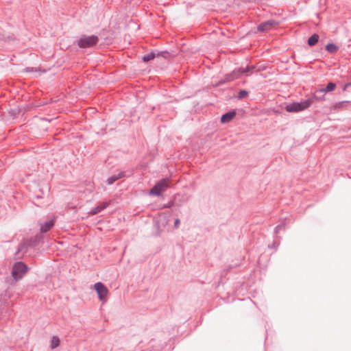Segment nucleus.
I'll return each mask as SVG.
<instances>
[{
  "label": "nucleus",
  "instance_id": "nucleus-11",
  "mask_svg": "<svg viewBox=\"0 0 351 351\" xmlns=\"http://www.w3.org/2000/svg\"><path fill=\"white\" fill-rule=\"evenodd\" d=\"M109 204V202H100L98 205L93 207L88 213V214L90 215H95L106 208Z\"/></svg>",
  "mask_w": 351,
  "mask_h": 351
},
{
  "label": "nucleus",
  "instance_id": "nucleus-25",
  "mask_svg": "<svg viewBox=\"0 0 351 351\" xmlns=\"http://www.w3.org/2000/svg\"><path fill=\"white\" fill-rule=\"evenodd\" d=\"M164 348V346L162 343H157L156 345L152 346L150 351H161Z\"/></svg>",
  "mask_w": 351,
  "mask_h": 351
},
{
  "label": "nucleus",
  "instance_id": "nucleus-14",
  "mask_svg": "<svg viewBox=\"0 0 351 351\" xmlns=\"http://www.w3.org/2000/svg\"><path fill=\"white\" fill-rule=\"evenodd\" d=\"M336 88V84L332 82H329L325 88H319V93H329L332 90H334Z\"/></svg>",
  "mask_w": 351,
  "mask_h": 351
},
{
  "label": "nucleus",
  "instance_id": "nucleus-29",
  "mask_svg": "<svg viewBox=\"0 0 351 351\" xmlns=\"http://www.w3.org/2000/svg\"><path fill=\"white\" fill-rule=\"evenodd\" d=\"M23 250H26L25 245V244H20L19 246L18 252H19L23 251Z\"/></svg>",
  "mask_w": 351,
  "mask_h": 351
},
{
  "label": "nucleus",
  "instance_id": "nucleus-2",
  "mask_svg": "<svg viewBox=\"0 0 351 351\" xmlns=\"http://www.w3.org/2000/svg\"><path fill=\"white\" fill-rule=\"evenodd\" d=\"M29 267L22 261H17L14 263L12 268V276L17 282L21 280L25 274L28 271Z\"/></svg>",
  "mask_w": 351,
  "mask_h": 351
},
{
  "label": "nucleus",
  "instance_id": "nucleus-22",
  "mask_svg": "<svg viewBox=\"0 0 351 351\" xmlns=\"http://www.w3.org/2000/svg\"><path fill=\"white\" fill-rule=\"evenodd\" d=\"M240 265V263H235V264H231L230 265L228 268H226V269H224L221 275V278L225 276L228 271H230V269H233V268H236L237 267H239Z\"/></svg>",
  "mask_w": 351,
  "mask_h": 351
},
{
  "label": "nucleus",
  "instance_id": "nucleus-5",
  "mask_svg": "<svg viewBox=\"0 0 351 351\" xmlns=\"http://www.w3.org/2000/svg\"><path fill=\"white\" fill-rule=\"evenodd\" d=\"M94 288L98 295L99 300L105 302L108 293L107 287L102 282H98L94 285Z\"/></svg>",
  "mask_w": 351,
  "mask_h": 351
},
{
  "label": "nucleus",
  "instance_id": "nucleus-34",
  "mask_svg": "<svg viewBox=\"0 0 351 351\" xmlns=\"http://www.w3.org/2000/svg\"><path fill=\"white\" fill-rule=\"evenodd\" d=\"M29 69H29V67H27V68H26V70H27V71H29Z\"/></svg>",
  "mask_w": 351,
  "mask_h": 351
},
{
  "label": "nucleus",
  "instance_id": "nucleus-8",
  "mask_svg": "<svg viewBox=\"0 0 351 351\" xmlns=\"http://www.w3.org/2000/svg\"><path fill=\"white\" fill-rule=\"evenodd\" d=\"M239 77H241V74L239 68H237L233 70L231 73H227L224 78L219 82V84H223L232 82Z\"/></svg>",
  "mask_w": 351,
  "mask_h": 351
},
{
  "label": "nucleus",
  "instance_id": "nucleus-21",
  "mask_svg": "<svg viewBox=\"0 0 351 351\" xmlns=\"http://www.w3.org/2000/svg\"><path fill=\"white\" fill-rule=\"evenodd\" d=\"M60 345V339L58 337L53 336L51 339L50 348L51 349H55Z\"/></svg>",
  "mask_w": 351,
  "mask_h": 351
},
{
  "label": "nucleus",
  "instance_id": "nucleus-26",
  "mask_svg": "<svg viewBox=\"0 0 351 351\" xmlns=\"http://www.w3.org/2000/svg\"><path fill=\"white\" fill-rule=\"evenodd\" d=\"M42 237L40 235H36L34 238L32 239L31 242L32 244H29V245H36V243H39Z\"/></svg>",
  "mask_w": 351,
  "mask_h": 351
},
{
  "label": "nucleus",
  "instance_id": "nucleus-1",
  "mask_svg": "<svg viewBox=\"0 0 351 351\" xmlns=\"http://www.w3.org/2000/svg\"><path fill=\"white\" fill-rule=\"evenodd\" d=\"M99 40V37L96 35L83 34L80 37L76 43L80 48L87 49L96 46Z\"/></svg>",
  "mask_w": 351,
  "mask_h": 351
},
{
  "label": "nucleus",
  "instance_id": "nucleus-30",
  "mask_svg": "<svg viewBox=\"0 0 351 351\" xmlns=\"http://www.w3.org/2000/svg\"><path fill=\"white\" fill-rule=\"evenodd\" d=\"M180 220L178 218H177V219L174 221V227H175L176 228H178V226H179V225H180Z\"/></svg>",
  "mask_w": 351,
  "mask_h": 351
},
{
  "label": "nucleus",
  "instance_id": "nucleus-24",
  "mask_svg": "<svg viewBox=\"0 0 351 351\" xmlns=\"http://www.w3.org/2000/svg\"><path fill=\"white\" fill-rule=\"evenodd\" d=\"M156 54V57H162L165 59H168L170 56V53L167 51H159Z\"/></svg>",
  "mask_w": 351,
  "mask_h": 351
},
{
  "label": "nucleus",
  "instance_id": "nucleus-32",
  "mask_svg": "<svg viewBox=\"0 0 351 351\" xmlns=\"http://www.w3.org/2000/svg\"><path fill=\"white\" fill-rule=\"evenodd\" d=\"M350 86H351V82H348V83H346V84L343 85V90H346Z\"/></svg>",
  "mask_w": 351,
  "mask_h": 351
},
{
  "label": "nucleus",
  "instance_id": "nucleus-28",
  "mask_svg": "<svg viewBox=\"0 0 351 351\" xmlns=\"http://www.w3.org/2000/svg\"><path fill=\"white\" fill-rule=\"evenodd\" d=\"M182 198L178 199V203H182V206L186 202V198L184 195H181Z\"/></svg>",
  "mask_w": 351,
  "mask_h": 351
},
{
  "label": "nucleus",
  "instance_id": "nucleus-12",
  "mask_svg": "<svg viewBox=\"0 0 351 351\" xmlns=\"http://www.w3.org/2000/svg\"><path fill=\"white\" fill-rule=\"evenodd\" d=\"M182 198L180 194L177 193L173 196V199L170 200L168 203L163 205V208H169L172 206H182V203H178V199Z\"/></svg>",
  "mask_w": 351,
  "mask_h": 351
},
{
  "label": "nucleus",
  "instance_id": "nucleus-19",
  "mask_svg": "<svg viewBox=\"0 0 351 351\" xmlns=\"http://www.w3.org/2000/svg\"><path fill=\"white\" fill-rule=\"evenodd\" d=\"M256 66L254 65H247L245 68L239 67L241 76L247 74L250 72H252L254 69H255Z\"/></svg>",
  "mask_w": 351,
  "mask_h": 351
},
{
  "label": "nucleus",
  "instance_id": "nucleus-10",
  "mask_svg": "<svg viewBox=\"0 0 351 351\" xmlns=\"http://www.w3.org/2000/svg\"><path fill=\"white\" fill-rule=\"evenodd\" d=\"M236 114H237L236 110H231L221 115V122L222 123H228L233 119V118L236 116Z\"/></svg>",
  "mask_w": 351,
  "mask_h": 351
},
{
  "label": "nucleus",
  "instance_id": "nucleus-18",
  "mask_svg": "<svg viewBox=\"0 0 351 351\" xmlns=\"http://www.w3.org/2000/svg\"><path fill=\"white\" fill-rule=\"evenodd\" d=\"M156 57V53L154 51H152L147 54L144 55L142 57L141 60L143 62L147 63V62H149L150 60H154Z\"/></svg>",
  "mask_w": 351,
  "mask_h": 351
},
{
  "label": "nucleus",
  "instance_id": "nucleus-27",
  "mask_svg": "<svg viewBox=\"0 0 351 351\" xmlns=\"http://www.w3.org/2000/svg\"><path fill=\"white\" fill-rule=\"evenodd\" d=\"M284 228H285V224H283V223H281V224H279L278 226H277L274 228L275 234H278L279 233V232Z\"/></svg>",
  "mask_w": 351,
  "mask_h": 351
},
{
  "label": "nucleus",
  "instance_id": "nucleus-17",
  "mask_svg": "<svg viewBox=\"0 0 351 351\" xmlns=\"http://www.w3.org/2000/svg\"><path fill=\"white\" fill-rule=\"evenodd\" d=\"M348 103V101H342L337 102V103L335 104L334 105L331 106L330 107V110H337L339 109L343 108L344 107L346 106Z\"/></svg>",
  "mask_w": 351,
  "mask_h": 351
},
{
  "label": "nucleus",
  "instance_id": "nucleus-33",
  "mask_svg": "<svg viewBox=\"0 0 351 351\" xmlns=\"http://www.w3.org/2000/svg\"><path fill=\"white\" fill-rule=\"evenodd\" d=\"M279 245V243L277 241H274L271 245H269V247H274L275 246H278Z\"/></svg>",
  "mask_w": 351,
  "mask_h": 351
},
{
  "label": "nucleus",
  "instance_id": "nucleus-16",
  "mask_svg": "<svg viewBox=\"0 0 351 351\" xmlns=\"http://www.w3.org/2000/svg\"><path fill=\"white\" fill-rule=\"evenodd\" d=\"M325 48L326 50L330 54H334L339 50V47L334 43H328Z\"/></svg>",
  "mask_w": 351,
  "mask_h": 351
},
{
  "label": "nucleus",
  "instance_id": "nucleus-13",
  "mask_svg": "<svg viewBox=\"0 0 351 351\" xmlns=\"http://www.w3.org/2000/svg\"><path fill=\"white\" fill-rule=\"evenodd\" d=\"M125 177V171H121L119 172V173L117 174H114V175H112L111 176H110L107 180H106V183L108 184V185H111L113 183H114L117 180L121 179V178H123Z\"/></svg>",
  "mask_w": 351,
  "mask_h": 351
},
{
  "label": "nucleus",
  "instance_id": "nucleus-31",
  "mask_svg": "<svg viewBox=\"0 0 351 351\" xmlns=\"http://www.w3.org/2000/svg\"><path fill=\"white\" fill-rule=\"evenodd\" d=\"M317 96L323 97L322 101L325 100V93H321L319 92V89H318V90H317Z\"/></svg>",
  "mask_w": 351,
  "mask_h": 351
},
{
  "label": "nucleus",
  "instance_id": "nucleus-4",
  "mask_svg": "<svg viewBox=\"0 0 351 351\" xmlns=\"http://www.w3.org/2000/svg\"><path fill=\"white\" fill-rule=\"evenodd\" d=\"M309 100H302L300 102H293L286 105L285 109L288 112H299L309 108Z\"/></svg>",
  "mask_w": 351,
  "mask_h": 351
},
{
  "label": "nucleus",
  "instance_id": "nucleus-23",
  "mask_svg": "<svg viewBox=\"0 0 351 351\" xmlns=\"http://www.w3.org/2000/svg\"><path fill=\"white\" fill-rule=\"evenodd\" d=\"M249 92L246 90H241L239 91L237 98L238 99H242L243 98H245L248 96Z\"/></svg>",
  "mask_w": 351,
  "mask_h": 351
},
{
  "label": "nucleus",
  "instance_id": "nucleus-15",
  "mask_svg": "<svg viewBox=\"0 0 351 351\" xmlns=\"http://www.w3.org/2000/svg\"><path fill=\"white\" fill-rule=\"evenodd\" d=\"M319 38V36L317 34H313L308 38L307 44L310 47H313L317 43Z\"/></svg>",
  "mask_w": 351,
  "mask_h": 351
},
{
  "label": "nucleus",
  "instance_id": "nucleus-3",
  "mask_svg": "<svg viewBox=\"0 0 351 351\" xmlns=\"http://www.w3.org/2000/svg\"><path fill=\"white\" fill-rule=\"evenodd\" d=\"M169 186V179L166 178L157 182L154 186L150 189L149 195L154 196H160Z\"/></svg>",
  "mask_w": 351,
  "mask_h": 351
},
{
  "label": "nucleus",
  "instance_id": "nucleus-20",
  "mask_svg": "<svg viewBox=\"0 0 351 351\" xmlns=\"http://www.w3.org/2000/svg\"><path fill=\"white\" fill-rule=\"evenodd\" d=\"M323 97L317 96V90L312 94L311 97L306 99L309 100V107L313 103L314 101H322Z\"/></svg>",
  "mask_w": 351,
  "mask_h": 351
},
{
  "label": "nucleus",
  "instance_id": "nucleus-9",
  "mask_svg": "<svg viewBox=\"0 0 351 351\" xmlns=\"http://www.w3.org/2000/svg\"><path fill=\"white\" fill-rule=\"evenodd\" d=\"M55 217H53L48 219L45 221L40 224V233H46L49 231L55 225Z\"/></svg>",
  "mask_w": 351,
  "mask_h": 351
},
{
  "label": "nucleus",
  "instance_id": "nucleus-7",
  "mask_svg": "<svg viewBox=\"0 0 351 351\" xmlns=\"http://www.w3.org/2000/svg\"><path fill=\"white\" fill-rule=\"evenodd\" d=\"M278 24L279 23L277 21L274 19H269L260 23L257 26V30L261 32H267L271 28V27L278 25Z\"/></svg>",
  "mask_w": 351,
  "mask_h": 351
},
{
  "label": "nucleus",
  "instance_id": "nucleus-6",
  "mask_svg": "<svg viewBox=\"0 0 351 351\" xmlns=\"http://www.w3.org/2000/svg\"><path fill=\"white\" fill-rule=\"evenodd\" d=\"M170 215L169 213H162L160 215L156 221V226L158 230V234L162 231V228H165L169 222Z\"/></svg>",
  "mask_w": 351,
  "mask_h": 351
}]
</instances>
